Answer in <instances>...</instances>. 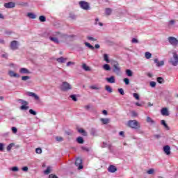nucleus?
Here are the masks:
<instances>
[{"mask_svg":"<svg viewBox=\"0 0 178 178\" xmlns=\"http://www.w3.org/2000/svg\"><path fill=\"white\" fill-rule=\"evenodd\" d=\"M69 38V35L65 33L56 32L52 36L49 37V40L54 42V44H60V42H66Z\"/></svg>","mask_w":178,"mask_h":178,"instance_id":"obj_1","label":"nucleus"},{"mask_svg":"<svg viewBox=\"0 0 178 178\" xmlns=\"http://www.w3.org/2000/svg\"><path fill=\"white\" fill-rule=\"evenodd\" d=\"M127 126H128V127H130L131 129H141V124H140V122H138V121L136 120H129L127 122Z\"/></svg>","mask_w":178,"mask_h":178,"instance_id":"obj_2","label":"nucleus"},{"mask_svg":"<svg viewBox=\"0 0 178 178\" xmlns=\"http://www.w3.org/2000/svg\"><path fill=\"white\" fill-rule=\"evenodd\" d=\"M172 57H171L168 63L172 66H177L178 65V54L176 51H172Z\"/></svg>","mask_w":178,"mask_h":178,"instance_id":"obj_3","label":"nucleus"},{"mask_svg":"<svg viewBox=\"0 0 178 178\" xmlns=\"http://www.w3.org/2000/svg\"><path fill=\"white\" fill-rule=\"evenodd\" d=\"M60 90H61V91L65 92L70 91V90H73V86L67 81H64L60 85Z\"/></svg>","mask_w":178,"mask_h":178,"instance_id":"obj_4","label":"nucleus"},{"mask_svg":"<svg viewBox=\"0 0 178 178\" xmlns=\"http://www.w3.org/2000/svg\"><path fill=\"white\" fill-rule=\"evenodd\" d=\"M111 65H113V72L119 75L120 74V66H119V63L116 60H113L112 61Z\"/></svg>","mask_w":178,"mask_h":178,"instance_id":"obj_5","label":"nucleus"},{"mask_svg":"<svg viewBox=\"0 0 178 178\" xmlns=\"http://www.w3.org/2000/svg\"><path fill=\"white\" fill-rule=\"evenodd\" d=\"M168 41L170 45L172 47H178V39L173 37V36H170L168 38Z\"/></svg>","mask_w":178,"mask_h":178,"instance_id":"obj_6","label":"nucleus"},{"mask_svg":"<svg viewBox=\"0 0 178 178\" xmlns=\"http://www.w3.org/2000/svg\"><path fill=\"white\" fill-rule=\"evenodd\" d=\"M79 3L80 8H81V9H83V10H90V4L87 1H81Z\"/></svg>","mask_w":178,"mask_h":178,"instance_id":"obj_7","label":"nucleus"},{"mask_svg":"<svg viewBox=\"0 0 178 178\" xmlns=\"http://www.w3.org/2000/svg\"><path fill=\"white\" fill-rule=\"evenodd\" d=\"M19 43L17 40H13L10 42V48L13 51H16L17 49H19Z\"/></svg>","mask_w":178,"mask_h":178,"instance_id":"obj_8","label":"nucleus"},{"mask_svg":"<svg viewBox=\"0 0 178 178\" xmlns=\"http://www.w3.org/2000/svg\"><path fill=\"white\" fill-rule=\"evenodd\" d=\"M75 165L78 167V169L80 170V169H83V160L80 158H76L75 161Z\"/></svg>","mask_w":178,"mask_h":178,"instance_id":"obj_9","label":"nucleus"},{"mask_svg":"<svg viewBox=\"0 0 178 178\" xmlns=\"http://www.w3.org/2000/svg\"><path fill=\"white\" fill-rule=\"evenodd\" d=\"M8 76L10 77H13V79H19L20 74L16 73V72L13 70H9L8 71Z\"/></svg>","mask_w":178,"mask_h":178,"instance_id":"obj_10","label":"nucleus"},{"mask_svg":"<svg viewBox=\"0 0 178 178\" xmlns=\"http://www.w3.org/2000/svg\"><path fill=\"white\" fill-rule=\"evenodd\" d=\"M15 6H16L15 2L11 1V2L4 3V8H6V9H12L15 8Z\"/></svg>","mask_w":178,"mask_h":178,"instance_id":"obj_11","label":"nucleus"},{"mask_svg":"<svg viewBox=\"0 0 178 178\" xmlns=\"http://www.w3.org/2000/svg\"><path fill=\"white\" fill-rule=\"evenodd\" d=\"M161 113L162 116H169V115H170V113H169V109L166 107L161 108Z\"/></svg>","mask_w":178,"mask_h":178,"instance_id":"obj_12","label":"nucleus"},{"mask_svg":"<svg viewBox=\"0 0 178 178\" xmlns=\"http://www.w3.org/2000/svg\"><path fill=\"white\" fill-rule=\"evenodd\" d=\"M19 72L20 74H31V72L29 70V69L25 68V67H22L19 70Z\"/></svg>","mask_w":178,"mask_h":178,"instance_id":"obj_13","label":"nucleus"},{"mask_svg":"<svg viewBox=\"0 0 178 178\" xmlns=\"http://www.w3.org/2000/svg\"><path fill=\"white\" fill-rule=\"evenodd\" d=\"M146 122L147 123H149V124H151L152 126H154L156 124V122H155V120H154L151 117L147 116L146 118Z\"/></svg>","mask_w":178,"mask_h":178,"instance_id":"obj_14","label":"nucleus"},{"mask_svg":"<svg viewBox=\"0 0 178 178\" xmlns=\"http://www.w3.org/2000/svg\"><path fill=\"white\" fill-rule=\"evenodd\" d=\"M28 95L29 97H32L33 98H34V99H35L36 101H40V97H38L37 95V94L33 92H28Z\"/></svg>","mask_w":178,"mask_h":178,"instance_id":"obj_15","label":"nucleus"},{"mask_svg":"<svg viewBox=\"0 0 178 178\" xmlns=\"http://www.w3.org/2000/svg\"><path fill=\"white\" fill-rule=\"evenodd\" d=\"M163 149L166 155H170V146L165 145L163 147Z\"/></svg>","mask_w":178,"mask_h":178,"instance_id":"obj_16","label":"nucleus"},{"mask_svg":"<svg viewBox=\"0 0 178 178\" xmlns=\"http://www.w3.org/2000/svg\"><path fill=\"white\" fill-rule=\"evenodd\" d=\"M108 170L110 173H115L118 169L115 165H110L108 168Z\"/></svg>","mask_w":178,"mask_h":178,"instance_id":"obj_17","label":"nucleus"},{"mask_svg":"<svg viewBox=\"0 0 178 178\" xmlns=\"http://www.w3.org/2000/svg\"><path fill=\"white\" fill-rule=\"evenodd\" d=\"M106 81H107L108 83H110L111 84H113V83H115V76H111L109 78H106L105 79Z\"/></svg>","mask_w":178,"mask_h":178,"instance_id":"obj_18","label":"nucleus"},{"mask_svg":"<svg viewBox=\"0 0 178 178\" xmlns=\"http://www.w3.org/2000/svg\"><path fill=\"white\" fill-rule=\"evenodd\" d=\"M112 12H113L112 8H106L105 9V15L106 16H111V15H112Z\"/></svg>","mask_w":178,"mask_h":178,"instance_id":"obj_19","label":"nucleus"},{"mask_svg":"<svg viewBox=\"0 0 178 178\" xmlns=\"http://www.w3.org/2000/svg\"><path fill=\"white\" fill-rule=\"evenodd\" d=\"M56 60L58 63H65L66 60H67V58H63V57H60L56 58Z\"/></svg>","mask_w":178,"mask_h":178,"instance_id":"obj_20","label":"nucleus"},{"mask_svg":"<svg viewBox=\"0 0 178 178\" xmlns=\"http://www.w3.org/2000/svg\"><path fill=\"white\" fill-rule=\"evenodd\" d=\"M100 122H102L103 124H108V123L111 122V120L109 118H101Z\"/></svg>","mask_w":178,"mask_h":178,"instance_id":"obj_21","label":"nucleus"},{"mask_svg":"<svg viewBox=\"0 0 178 178\" xmlns=\"http://www.w3.org/2000/svg\"><path fill=\"white\" fill-rule=\"evenodd\" d=\"M27 16H28V17H29V19H36L37 18V15H35V14H34L33 13H28Z\"/></svg>","mask_w":178,"mask_h":178,"instance_id":"obj_22","label":"nucleus"},{"mask_svg":"<svg viewBox=\"0 0 178 178\" xmlns=\"http://www.w3.org/2000/svg\"><path fill=\"white\" fill-rule=\"evenodd\" d=\"M82 68L83 70H86V72H90L91 70V68H90V67H88V65H87L86 63L82 65Z\"/></svg>","mask_w":178,"mask_h":178,"instance_id":"obj_23","label":"nucleus"},{"mask_svg":"<svg viewBox=\"0 0 178 178\" xmlns=\"http://www.w3.org/2000/svg\"><path fill=\"white\" fill-rule=\"evenodd\" d=\"M21 111H29V106L27 104H22L20 108Z\"/></svg>","mask_w":178,"mask_h":178,"instance_id":"obj_24","label":"nucleus"},{"mask_svg":"<svg viewBox=\"0 0 178 178\" xmlns=\"http://www.w3.org/2000/svg\"><path fill=\"white\" fill-rule=\"evenodd\" d=\"M145 58H146L147 59H151L152 58V54H151L149 51L145 52Z\"/></svg>","mask_w":178,"mask_h":178,"instance_id":"obj_25","label":"nucleus"},{"mask_svg":"<svg viewBox=\"0 0 178 178\" xmlns=\"http://www.w3.org/2000/svg\"><path fill=\"white\" fill-rule=\"evenodd\" d=\"M102 68L104 69V70H106L107 72H109V70H111V66L109 65V64H104Z\"/></svg>","mask_w":178,"mask_h":178,"instance_id":"obj_26","label":"nucleus"},{"mask_svg":"<svg viewBox=\"0 0 178 178\" xmlns=\"http://www.w3.org/2000/svg\"><path fill=\"white\" fill-rule=\"evenodd\" d=\"M91 90H101V86L97 85H92L90 86Z\"/></svg>","mask_w":178,"mask_h":178,"instance_id":"obj_27","label":"nucleus"},{"mask_svg":"<svg viewBox=\"0 0 178 178\" xmlns=\"http://www.w3.org/2000/svg\"><path fill=\"white\" fill-rule=\"evenodd\" d=\"M76 141L79 144H83L84 143V139L83 138V137H81V136H79L76 138Z\"/></svg>","mask_w":178,"mask_h":178,"instance_id":"obj_28","label":"nucleus"},{"mask_svg":"<svg viewBox=\"0 0 178 178\" xmlns=\"http://www.w3.org/2000/svg\"><path fill=\"white\" fill-rule=\"evenodd\" d=\"M104 60H105L106 63H110L111 60H109V56H108V54H104Z\"/></svg>","mask_w":178,"mask_h":178,"instance_id":"obj_29","label":"nucleus"},{"mask_svg":"<svg viewBox=\"0 0 178 178\" xmlns=\"http://www.w3.org/2000/svg\"><path fill=\"white\" fill-rule=\"evenodd\" d=\"M84 44L86 45V47H88V48H89V49H91L92 51H94V46L91 45V44L86 42L84 43Z\"/></svg>","mask_w":178,"mask_h":178,"instance_id":"obj_30","label":"nucleus"},{"mask_svg":"<svg viewBox=\"0 0 178 178\" xmlns=\"http://www.w3.org/2000/svg\"><path fill=\"white\" fill-rule=\"evenodd\" d=\"M78 131L81 134H83V136H84L85 137H86L87 136V132L86 131V130L83 129H78Z\"/></svg>","mask_w":178,"mask_h":178,"instance_id":"obj_31","label":"nucleus"},{"mask_svg":"<svg viewBox=\"0 0 178 178\" xmlns=\"http://www.w3.org/2000/svg\"><path fill=\"white\" fill-rule=\"evenodd\" d=\"M105 90H106V91H107L108 92H113V90H112V88L111 87V86H108V85H106V86H105Z\"/></svg>","mask_w":178,"mask_h":178,"instance_id":"obj_32","label":"nucleus"},{"mask_svg":"<svg viewBox=\"0 0 178 178\" xmlns=\"http://www.w3.org/2000/svg\"><path fill=\"white\" fill-rule=\"evenodd\" d=\"M161 124L165 127V129L169 130V126H168V124H166V121H165V120H161Z\"/></svg>","mask_w":178,"mask_h":178,"instance_id":"obj_33","label":"nucleus"},{"mask_svg":"<svg viewBox=\"0 0 178 178\" xmlns=\"http://www.w3.org/2000/svg\"><path fill=\"white\" fill-rule=\"evenodd\" d=\"M95 24H99V26H100V27H102V26H104V24H102V22H99V18H96L95 20Z\"/></svg>","mask_w":178,"mask_h":178,"instance_id":"obj_34","label":"nucleus"},{"mask_svg":"<svg viewBox=\"0 0 178 178\" xmlns=\"http://www.w3.org/2000/svg\"><path fill=\"white\" fill-rule=\"evenodd\" d=\"M77 16H76V15H74V13H70V15H69V18L72 19V20H75V19H76Z\"/></svg>","mask_w":178,"mask_h":178,"instance_id":"obj_35","label":"nucleus"},{"mask_svg":"<svg viewBox=\"0 0 178 178\" xmlns=\"http://www.w3.org/2000/svg\"><path fill=\"white\" fill-rule=\"evenodd\" d=\"M126 74L128 76V77H131L133 76V72L131 71V70H127Z\"/></svg>","mask_w":178,"mask_h":178,"instance_id":"obj_36","label":"nucleus"},{"mask_svg":"<svg viewBox=\"0 0 178 178\" xmlns=\"http://www.w3.org/2000/svg\"><path fill=\"white\" fill-rule=\"evenodd\" d=\"M157 82L159 83V84H163V83H165V80H163V78L162 77H158Z\"/></svg>","mask_w":178,"mask_h":178,"instance_id":"obj_37","label":"nucleus"},{"mask_svg":"<svg viewBox=\"0 0 178 178\" xmlns=\"http://www.w3.org/2000/svg\"><path fill=\"white\" fill-rule=\"evenodd\" d=\"M13 147H15V144L14 143H11L9 145L7 146V151L9 152L10 151V149H12V148H13Z\"/></svg>","mask_w":178,"mask_h":178,"instance_id":"obj_38","label":"nucleus"},{"mask_svg":"<svg viewBox=\"0 0 178 178\" xmlns=\"http://www.w3.org/2000/svg\"><path fill=\"white\" fill-rule=\"evenodd\" d=\"M90 134L91 136H93L94 137H95L97 136V130H95V129H92L90 130Z\"/></svg>","mask_w":178,"mask_h":178,"instance_id":"obj_39","label":"nucleus"},{"mask_svg":"<svg viewBox=\"0 0 178 178\" xmlns=\"http://www.w3.org/2000/svg\"><path fill=\"white\" fill-rule=\"evenodd\" d=\"M40 22H47V18L44 15H40L39 17Z\"/></svg>","mask_w":178,"mask_h":178,"instance_id":"obj_40","label":"nucleus"},{"mask_svg":"<svg viewBox=\"0 0 178 178\" xmlns=\"http://www.w3.org/2000/svg\"><path fill=\"white\" fill-rule=\"evenodd\" d=\"M44 175H49L51 173V167H48L44 171Z\"/></svg>","mask_w":178,"mask_h":178,"instance_id":"obj_41","label":"nucleus"},{"mask_svg":"<svg viewBox=\"0 0 178 178\" xmlns=\"http://www.w3.org/2000/svg\"><path fill=\"white\" fill-rule=\"evenodd\" d=\"M147 175H154L155 173V170L154 168L149 169L147 171Z\"/></svg>","mask_w":178,"mask_h":178,"instance_id":"obj_42","label":"nucleus"},{"mask_svg":"<svg viewBox=\"0 0 178 178\" xmlns=\"http://www.w3.org/2000/svg\"><path fill=\"white\" fill-rule=\"evenodd\" d=\"M133 97L135 99H137V101L140 100V95H138V93H134Z\"/></svg>","mask_w":178,"mask_h":178,"instance_id":"obj_43","label":"nucleus"},{"mask_svg":"<svg viewBox=\"0 0 178 178\" xmlns=\"http://www.w3.org/2000/svg\"><path fill=\"white\" fill-rule=\"evenodd\" d=\"M22 81H26V80H30L29 76H22Z\"/></svg>","mask_w":178,"mask_h":178,"instance_id":"obj_44","label":"nucleus"},{"mask_svg":"<svg viewBox=\"0 0 178 178\" xmlns=\"http://www.w3.org/2000/svg\"><path fill=\"white\" fill-rule=\"evenodd\" d=\"M74 65H76V63L70 61L67 63L66 66L69 67V66H74Z\"/></svg>","mask_w":178,"mask_h":178,"instance_id":"obj_45","label":"nucleus"},{"mask_svg":"<svg viewBox=\"0 0 178 178\" xmlns=\"http://www.w3.org/2000/svg\"><path fill=\"white\" fill-rule=\"evenodd\" d=\"M149 86L150 87H152V88H154V87H156V82L155 81H151L149 83Z\"/></svg>","mask_w":178,"mask_h":178,"instance_id":"obj_46","label":"nucleus"},{"mask_svg":"<svg viewBox=\"0 0 178 178\" xmlns=\"http://www.w3.org/2000/svg\"><path fill=\"white\" fill-rule=\"evenodd\" d=\"M18 101L22 105H29V103L23 99H19Z\"/></svg>","mask_w":178,"mask_h":178,"instance_id":"obj_47","label":"nucleus"},{"mask_svg":"<svg viewBox=\"0 0 178 178\" xmlns=\"http://www.w3.org/2000/svg\"><path fill=\"white\" fill-rule=\"evenodd\" d=\"M163 65H165V61H159V63L157 64V67H161V66H163Z\"/></svg>","mask_w":178,"mask_h":178,"instance_id":"obj_48","label":"nucleus"},{"mask_svg":"<svg viewBox=\"0 0 178 178\" xmlns=\"http://www.w3.org/2000/svg\"><path fill=\"white\" fill-rule=\"evenodd\" d=\"M124 83L126 84V86H129V84H130V80L129 78L124 79Z\"/></svg>","mask_w":178,"mask_h":178,"instance_id":"obj_49","label":"nucleus"},{"mask_svg":"<svg viewBox=\"0 0 178 178\" xmlns=\"http://www.w3.org/2000/svg\"><path fill=\"white\" fill-rule=\"evenodd\" d=\"M56 140L58 141V143H60V142L63 141V138H62L61 136H56Z\"/></svg>","mask_w":178,"mask_h":178,"instance_id":"obj_50","label":"nucleus"},{"mask_svg":"<svg viewBox=\"0 0 178 178\" xmlns=\"http://www.w3.org/2000/svg\"><path fill=\"white\" fill-rule=\"evenodd\" d=\"M29 113L31 115H33V116H35V115H37V112H35L34 110L33 109H30L29 110Z\"/></svg>","mask_w":178,"mask_h":178,"instance_id":"obj_51","label":"nucleus"},{"mask_svg":"<svg viewBox=\"0 0 178 178\" xmlns=\"http://www.w3.org/2000/svg\"><path fill=\"white\" fill-rule=\"evenodd\" d=\"M131 116L133 117V118H136V117H137V116H138V113H137V112H136V111H131Z\"/></svg>","mask_w":178,"mask_h":178,"instance_id":"obj_52","label":"nucleus"},{"mask_svg":"<svg viewBox=\"0 0 178 178\" xmlns=\"http://www.w3.org/2000/svg\"><path fill=\"white\" fill-rule=\"evenodd\" d=\"M35 152L36 154H42V149L41 148H36Z\"/></svg>","mask_w":178,"mask_h":178,"instance_id":"obj_53","label":"nucleus"},{"mask_svg":"<svg viewBox=\"0 0 178 178\" xmlns=\"http://www.w3.org/2000/svg\"><path fill=\"white\" fill-rule=\"evenodd\" d=\"M175 23H176V21L175 20H170L169 21L168 26H175Z\"/></svg>","mask_w":178,"mask_h":178,"instance_id":"obj_54","label":"nucleus"},{"mask_svg":"<svg viewBox=\"0 0 178 178\" xmlns=\"http://www.w3.org/2000/svg\"><path fill=\"white\" fill-rule=\"evenodd\" d=\"M87 39L89 40L90 41H97V39H95V38H92L91 36H88Z\"/></svg>","mask_w":178,"mask_h":178,"instance_id":"obj_55","label":"nucleus"},{"mask_svg":"<svg viewBox=\"0 0 178 178\" xmlns=\"http://www.w3.org/2000/svg\"><path fill=\"white\" fill-rule=\"evenodd\" d=\"M8 53H3L1 54V58H3L4 59H8Z\"/></svg>","mask_w":178,"mask_h":178,"instance_id":"obj_56","label":"nucleus"},{"mask_svg":"<svg viewBox=\"0 0 178 178\" xmlns=\"http://www.w3.org/2000/svg\"><path fill=\"white\" fill-rule=\"evenodd\" d=\"M118 92H120V94H121V95H124V90H123V88H119Z\"/></svg>","mask_w":178,"mask_h":178,"instance_id":"obj_57","label":"nucleus"},{"mask_svg":"<svg viewBox=\"0 0 178 178\" xmlns=\"http://www.w3.org/2000/svg\"><path fill=\"white\" fill-rule=\"evenodd\" d=\"M70 97L71 99H72L74 101V102L77 101V97H76L74 95H71Z\"/></svg>","mask_w":178,"mask_h":178,"instance_id":"obj_58","label":"nucleus"},{"mask_svg":"<svg viewBox=\"0 0 178 178\" xmlns=\"http://www.w3.org/2000/svg\"><path fill=\"white\" fill-rule=\"evenodd\" d=\"M11 130L14 134H16V133H17V128L16 127H12Z\"/></svg>","mask_w":178,"mask_h":178,"instance_id":"obj_59","label":"nucleus"},{"mask_svg":"<svg viewBox=\"0 0 178 178\" xmlns=\"http://www.w3.org/2000/svg\"><path fill=\"white\" fill-rule=\"evenodd\" d=\"M13 172H19V168L17 166L13 167L12 169Z\"/></svg>","mask_w":178,"mask_h":178,"instance_id":"obj_60","label":"nucleus"},{"mask_svg":"<svg viewBox=\"0 0 178 178\" xmlns=\"http://www.w3.org/2000/svg\"><path fill=\"white\" fill-rule=\"evenodd\" d=\"M132 42L134 44H138V40L136 38H133L132 39Z\"/></svg>","mask_w":178,"mask_h":178,"instance_id":"obj_61","label":"nucleus"},{"mask_svg":"<svg viewBox=\"0 0 178 178\" xmlns=\"http://www.w3.org/2000/svg\"><path fill=\"white\" fill-rule=\"evenodd\" d=\"M23 172H28L29 171V167L25 166L22 168Z\"/></svg>","mask_w":178,"mask_h":178,"instance_id":"obj_62","label":"nucleus"},{"mask_svg":"<svg viewBox=\"0 0 178 178\" xmlns=\"http://www.w3.org/2000/svg\"><path fill=\"white\" fill-rule=\"evenodd\" d=\"M106 147H108V143L106 142H103L102 147L106 148Z\"/></svg>","mask_w":178,"mask_h":178,"instance_id":"obj_63","label":"nucleus"},{"mask_svg":"<svg viewBox=\"0 0 178 178\" xmlns=\"http://www.w3.org/2000/svg\"><path fill=\"white\" fill-rule=\"evenodd\" d=\"M49 178H58V177H56V175H54L51 174L49 175Z\"/></svg>","mask_w":178,"mask_h":178,"instance_id":"obj_64","label":"nucleus"}]
</instances>
